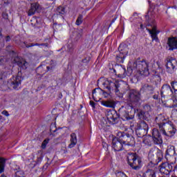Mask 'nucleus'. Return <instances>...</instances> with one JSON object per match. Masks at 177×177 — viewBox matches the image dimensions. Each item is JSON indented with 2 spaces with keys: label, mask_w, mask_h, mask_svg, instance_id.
Masks as SVG:
<instances>
[{
  "label": "nucleus",
  "mask_w": 177,
  "mask_h": 177,
  "mask_svg": "<svg viewBox=\"0 0 177 177\" xmlns=\"http://www.w3.org/2000/svg\"><path fill=\"white\" fill-rule=\"evenodd\" d=\"M15 177H26L24 176V171L19 170L15 172Z\"/></svg>",
  "instance_id": "35"
},
{
  "label": "nucleus",
  "mask_w": 177,
  "mask_h": 177,
  "mask_svg": "<svg viewBox=\"0 0 177 177\" xmlns=\"http://www.w3.org/2000/svg\"><path fill=\"white\" fill-rule=\"evenodd\" d=\"M106 122L111 124L112 125L115 124V120H117V113L115 111L109 110L106 113Z\"/></svg>",
  "instance_id": "17"
},
{
  "label": "nucleus",
  "mask_w": 177,
  "mask_h": 177,
  "mask_svg": "<svg viewBox=\"0 0 177 177\" xmlns=\"http://www.w3.org/2000/svg\"><path fill=\"white\" fill-rule=\"evenodd\" d=\"M177 70V60L174 57H170L167 59V62L166 64V71L169 74H174L175 71Z\"/></svg>",
  "instance_id": "12"
},
{
  "label": "nucleus",
  "mask_w": 177,
  "mask_h": 177,
  "mask_svg": "<svg viewBox=\"0 0 177 177\" xmlns=\"http://www.w3.org/2000/svg\"><path fill=\"white\" fill-rule=\"evenodd\" d=\"M1 8H2V6H0V9H1Z\"/></svg>",
  "instance_id": "54"
},
{
  "label": "nucleus",
  "mask_w": 177,
  "mask_h": 177,
  "mask_svg": "<svg viewBox=\"0 0 177 177\" xmlns=\"http://www.w3.org/2000/svg\"><path fill=\"white\" fill-rule=\"evenodd\" d=\"M77 145V134L73 133L71 135V144L68 145L69 149H73Z\"/></svg>",
  "instance_id": "26"
},
{
  "label": "nucleus",
  "mask_w": 177,
  "mask_h": 177,
  "mask_svg": "<svg viewBox=\"0 0 177 177\" xmlns=\"http://www.w3.org/2000/svg\"><path fill=\"white\" fill-rule=\"evenodd\" d=\"M174 95V90L171 88V86L168 84H164L162 86L160 91V97L161 99H165V97H169Z\"/></svg>",
  "instance_id": "14"
},
{
  "label": "nucleus",
  "mask_w": 177,
  "mask_h": 177,
  "mask_svg": "<svg viewBox=\"0 0 177 177\" xmlns=\"http://www.w3.org/2000/svg\"><path fill=\"white\" fill-rule=\"evenodd\" d=\"M32 46H39V48H41V46H48V44H31L30 45H27L26 48H31Z\"/></svg>",
  "instance_id": "31"
},
{
  "label": "nucleus",
  "mask_w": 177,
  "mask_h": 177,
  "mask_svg": "<svg viewBox=\"0 0 177 177\" xmlns=\"http://www.w3.org/2000/svg\"><path fill=\"white\" fill-rule=\"evenodd\" d=\"M114 21H115V20H113V23H114Z\"/></svg>",
  "instance_id": "53"
},
{
  "label": "nucleus",
  "mask_w": 177,
  "mask_h": 177,
  "mask_svg": "<svg viewBox=\"0 0 177 177\" xmlns=\"http://www.w3.org/2000/svg\"><path fill=\"white\" fill-rule=\"evenodd\" d=\"M155 121L156 124L159 127V129L162 135H167V131H165V127H167V124L165 122V118L163 115L160 114L156 118Z\"/></svg>",
  "instance_id": "11"
},
{
  "label": "nucleus",
  "mask_w": 177,
  "mask_h": 177,
  "mask_svg": "<svg viewBox=\"0 0 177 177\" xmlns=\"http://www.w3.org/2000/svg\"><path fill=\"white\" fill-rule=\"evenodd\" d=\"M127 162L129 165L136 171H138V169H140V168H142V166L143 165L142 158L138 156L136 153H129L127 156Z\"/></svg>",
  "instance_id": "7"
},
{
  "label": "nucleus",
  "mask_w": 177,
  "mask_h": 177,
  "mask_svg": "<svg viewBox=\"0 0 177 177\" xmlns=\"http://www.w3.org/2000/svg\"><path fill=\"white\" fill-rule=\"evenodd\" d=\"M165 128H168L167 133L166 132L167 135H165V136H173V135H175V133H176V129L174 127L173 125H171L169 123L166 124V127Z\"/></svg>",
  "instance_id": "24"
},
{
  "label": "nucleus",
  "mask_w": 177,
  "mask_h": 177,
  "mask_svg": "<svg viewBox=\"0 0 177 177\" xmlns=\"http://www.w3.org/2000/svg\"><path fill=\"white\" fill-rule=\"evenodd\" d=\"M124 84L122 80H115L114 79H107L102 83V85L108 91H115V93H118L120 91V86Z\"/></svg>",
  "instance_id": "8"
},
{
  "label": "nucleus",
  "mask_w": 177,
  "mask_h": 177,
  "mask_svg": "<svg viewBox=\"0 0 177 177\" xmlns=\"http://www.w3.org/2000/svg\"><path fill=\"white\" fill-rule=\"evenodd\" d=\"M82 62H83V63H86L85 59H83V61H82Z\"/></svg>",
  "instance_id": "51"
},
{
  "label": "nucleus",
  "mask_w": 177,
  "mask_h": 177,
  "mask_svg": "<svg viewBox=\"0 0 177 177\" xmlns=\"http://www.w3.org/2000/svg\"><path fill=\"white\" fill-rule=\"evenodd\" d=\"M153 99H154L155 100H158V99H161V94L160 95H154L153 96Z\"/></svg>",
  "instance_id": "41"
},
{
  "label": "nucleus",
  "mask_w": 177,
  "mask_h": 177,
  "mask_svg": "<svg viewBox=\"0 0 177 177\" xmlns=\"http://www.w3.org/2000/svg\"><path fill=\"white\" fill-rule=\"evenodd\" d=\"M171 85L174 95H177V82H172Z\"/></svg>",
  "instance_id": "30"
},
{
  "label": "nucleus",
  "mask_w": 177,
  "mask_h": 177,
  "mask_svg": "<svg viewBox=\"0 0 177 177\" xmlns=\"http://www.w3.org/2000/svg\"><path fill=\"white\" fill-rule=\"evenodd\" d=\"M106 95L107 93L104 92V91L102 90L100 88H95L93 91V99L95 102H100L102 95H104L106 97Z\"/></svg>",
  "instance_id": "16"
},
{
  "label": "nucleus",
  "mask_w": 177,
  "mask_h": 177,
  "mask_svg": "<svg viewBox=\"0 0 177 177\" xmlns=\"http://www.w3.org/2000/svg\"><path fill=\"white\" fill-rule=\"evenodd\" d=\"M48 143H49V138H46V140H44L43 141V142L41 144V149H46Z\"/></svg>",
  "instance_id": "37"
},
{
  "label": "nucleus",
  "mask_w": 177,
  "mask_h": 177,
  "mask_svg": "<svg viewBox=\"0 0 177 177\" xmlns=\"http://www.w3.org/2000/svg\"><path fill=\"white\" fill-rule=\"evenodd\" d=\"M6 160L3 158H0V174L5 171V164Z\"/></svg>",
  "instance_id": "28"
},
{
  "label": "nucleus",
  "mask_w": 177,
  "mask_h": 177,
  "mask_svg": "<svg viewBox=\"0 0 177 177\" xmlns=\"http://www.w3.org/2000/svg\"><path fill=\"white\" fill-rule=\"evenodd\" d=\"M67 52H73L74 50V44L73 43H70L66 46Z\"/></svg>",
  "instance_id": "34"
},
{
  "label": "nucleus",
  "mask_w": 177,
  "mask_h": 177,
  "mask_svg": "<svg viewBox=\"0 0 177 177\" xmlns=\"http://www.w3.org/2000/svg\"><path fill=\"white\" fill-rule=\"evenodd\" d=\"M173 113H177V110L176 109L173 110Z\"/></svg>",
  "instance_id": "48"
},
{
  "label": "nucleus",
  "mask_w": 177,
  "mask_h": 177,
  "mask_svg": "<svg viewBox=\"0 0 177 177\" xmlns=\"http://www.w3.org/2000/svg\"><path fill=\"white\" fill-rule=\"evenodd\" d=\"M167 109H176L177 107V100L176 98H173L171 100V104L167 106Z\"/></svg>",
  "instance_id": "29"
},
{
  "label": "nucleus",
  "mask_w": 177,
  "mask_h": 177,
  "mask_svg": "<svg viewBox=\"0 0 177 177\" xmlns=\"http://www.w3.org/2000/svg\"><path fill=\"white\" fill-rule=\"evenodd\" d=\"M130 127L131 128L135 127L133 129L136 131V133L138 138H143L147 135V132L149 131V125H147V124L144 121L141 122L140 124H131Z\"/></svg>",
  "instance_id": "9"
},
{
  "label": "nucleus",
  "mask_w": 177,
  "mask_h": 177,
  "mask_svg": "<svg viewBox=\"0 0 177 177\" xmlns=\"http://www.w3.org/2000/svg\"><path fill=\"white\" fill-rule=\"evenodd\" d=\"M50 132H56V131H57V129L56 128V124H52L50 127Z\"/></svg>",
  "instance_id": "38"
},
{
  "label": "nucleus",
  "mask_w": 177,
  "mask_h": 177,
  "mask_svg": "<svg viewBox=\"0 0 177 177\" xmlns=\"http://www.w3.org/2000/svg\"><path fill=\"white\" fill-rule=\"evenodd\" d=\"M143 177H156V171L153 169H147L143 174Z\"/></svg>",
  "instance_id": "27"
},
{
  "label": "nucleus",
  "mask_w": 177,
  "mask_h": 177,
  "mask_svg": "<svg viewBox=\"0 0 177 177\" xmlns=\"http://www.w3.org/2000/svg\"><path fill=\"white\" fill-rule=\"evenodd\" d=\"M167 49L168 50H176L177 49V38L169 37L167 43Z\"/></svg>",
  "instance_id": "18"
},
{
  "label": "nucleus",
  "mask_w": 177,
  "mask_h": 177,
  "mask_svg": "<svg viewBox=\"0 0 177 177\" xmlns=\"http://www.w3.org/2000/svg\"><path fill=\"white\" fill-rule=\"evenodd\" d=\"M175 162V161H174ZM174 162H164L159 167V172L162 174V175H169L171 171L173 169L172 165H174Z\"/></svg>",
  "instance_id": "13"
},
{
  "label": "nucleus",
  "mask_w": 177,
  "mask_h": 177,
  "mask_svg": "<svg viewBox=\"0 0 177 177\" xmlns=\"http://www.w3.org/2000/svg\"><path fill=\"white\" fill-rule=\"evenodd\" d=\"M148 157L152 164H158V162H161L162 158H164L162 151L160 149L156 150L154 149L149 151Z\"/></svg>",
  "instance_id": "10"
},
{
  "label": "nucleus",
  "mask_w": 177,
  "mask_h": 177,
  "mask_svg": "<svg viewBox=\"0 0 177 177\" xmlns=\"http://www.w3.org/2000/svg\"><path fill=\"white\" fill-rule=\"evenodd\" d=\"M119 53L116 56V60L118 63H124L125 60V57H127V55H128L127 51H124L121 49V47L119 48Z\"/></svg>",
  "instance_id": "22"
},
{
  "label": "nucleus",
  "mask_w": 177,
  "mask_h": 177,
  "mask_svg": "<svg viewBox=\"0 0 177 177\" xmlns=\"http://www.w3.org/2000/svg\"><path fill=\"white\" fill-rule=\"evenodd\" d=\"M2 17H3V19H5L6 20L8 19V13H6V12H3V14H2Z\"/></svg>",
  "instance_id": "42"
},
{
  "label": "nucleus",
  "mask_w": 177,
  "mask_h": 177,
  "mask_svg": "<svg viewBox=\"0 0 177 177\" xmlns=\"http://www.w3.org/2000/svg\"><path fill=\"white\" fill-rule=\"evenodd\" d=\"M49 68H50L49 66H47V70H48V71H49Z\"/></svg>",
  "instance_id": "50"
},
{
  "label": "nucleus",
  "mask_w": 177,
  "mask_h": 177,
  "mask_svg": "<svg viewBox=\"0 0 177 177\" xmlns=\"http://www.w3.org/2000/svg\"><path fill=\"white\" fill-rule=\"evenodd\" d=\"M151 138V137L145 138L143 140V143L147 146H151V140H150Z\"/></svg>",
  "instance_id": "33"
},
{
  "label": "nucleus",
  "mask_w": 177,
  "mask_h": 177,
  "mask_svg": "<svg viewBox=\"0 0 177 177\" xmlns=\"http://www.w3.org/2000/svg\"><path fill=\"white\" fill-rule=\"evenodd\" d=\"M175 154H176V153L175 152V147L171 145L168 146L166 151V160H167V161H171V158H174V160H176Z\"/></svg>",
  "instance_id": "19"
},
{
  "label": "nucleus",
  "mask_w": 177,
  "mask_h": 177,
  "mask_svg": "<svg viewBox=\"0 0 177 177\" xmlns=\"http://www.w3.org/2000/svg\"><path fill=\"white\" fill-rule=\"evenodd\" d=\"M41 9L42 8L39 4L35 3H32L30 6V9L28 11V16H33V15H35V13L41 12Z\"/></svg>",
  "instance_id": "21"
},
{
  "label": "nucleus",
  "mask_w": 177,
  "mask_h": 177,
  "mask_svg": "<svg viewBox=\"0 0 177 177\" xmlns=\"http://www.w3.org/2000/svg\"><path fill=\"white\" fill-rule=\"evenodd\" d=\"M127 100L129 104H125L119 109L120 115L123 121L133 120L136 112L133 105L139 106L140 94L135 90H131L129 93Z\"/></svg>",
  "instance_id": "3"
},
{
  "label": "nucleus",
  "mask_w": 177,
  "mask_h": 177,
  "mask_svg": "<svg viewBox=\"0 0 177 177\" xmlns=\"http://www.w3.org/2000/svg\"><path fill=\"white\" fill-rule=\"evenodd\" d=\"M152 140L154 145H158L160 146L162 145V138L161 137V135L160 134V131H158V129H153L152 130Z\"/></svg>",
  "instance_id": "15"
},
{
  "label": "nucleus",
  "mask_w": 177,
  "mask_h": 177,
  "mask_svg": "<svg viewBox=\"0 0 177 177\" xmlns=\"http://www.w3.org/2000/svg\"><path fill=\"white\" fill-rule=\"evenodd\" d=\"M8 74H10V70H8L3 66H0V80H5Z\"/></svg>",
  "instance_id": "23"
},
{
  "label": "nucleus",
  "mask_w": 177,
  "mask_h": 177,
  "mask_svg": "<svg viewBox=\"0 0 177 177\" xmlns=\"http://www.w3.org/2000/svg\"><path fill=\"white\" fill-rule=\"evenodd\" d=\"M28 1H30V2H31V1H34V0H28Z\"/></svg>",
  "instance_id": "52"
},
{
  "label": "nucleus",
  "mask_w": 177,
  "mask_h": 177,
  "mask_svg": "<svg viewBox=\"0 0 177 177\" xmlns=\"http://www.w3.org/2000/svg\"><path fill=\"white\" fill-rule=\"evenodd\" d=\"M156 17V12L153 9H149L147 15H145L146 22L142 20V18L138 16V14H134L129 19V21L133 23V26H136L140 27L141 30L146 28V27H151V28H147V30L151 35L152 41L155 42H159L158 34H160V30H157V26H156V21L154 19Z\"/></svg>",
  "instance_id": "2"
},
{
  "label": "nucleus",
  "mask_w": 177,
  "mask_h": 177,
  "mask_svg": "<svg viewBox=\"0 0 177 177\" xmlns=\"http://www.w3.org/2000/svg\"><path fill=\"white\" fill-rule=\"evenodd\" d=\"M172 177H176V176H172Z\"/></svg>",
  "instance_id": "55"
},
{
  "label": "nucleus",
  "mask_w": 177,
  "mask_h": 177,
  "mask_svg": "<svg viewBox=\"0 0 177 177\" xmlns=\"http://www.w3.org/2000/svg\"><path fill=\"white\" fill-rule=\"evenodd\" d=\"M90 105L93 107L95 108V102L90 101Z\"/></svg>",
  "instance_id": "46"
},
{
  "label": "nucleus",
  "mask_w": 177,
  "mask_h": 177,
  "mask_svg": "<svg viewBox=\"0 0 177 177\" xmlns=\"http://www.w3.org/2000/svg\"><path fill=\"white\" fill-rule=\"evenodd\" d=\"M171 8H172V9H177L176 6H173V7H171Z\"/></svg>",
  "instance_id": "47"
},
{
  "label": "nucleus",
  "mask_w": 177,
  "mask_h": 177,
  "mask_svg": "<svg viewBox=\"0 0 177 177\" xmlns=\"http://www.w3.org/2000/svg\"><path fill=\"white\" fill-rule=\"evenodd\" d=\"M9 41H10V37L7 36V37H6V42H9Z\"/></svg>",
  "instance_id": "45"
},
{
  "label": "nucleus",
  "mask_w": 177,
  "mask_h": 177,
  "mask_svg": "<svg viewBox=\"0 0 177 177\" xmlns=\"http://www.w3.org/2000/svg\"><path fill=\"white\" fill-rule=\"evenodd\" d=\"M119 2H120V1H121V0H118ZM125 1H127V0H123V2H125Z\"/></svg>",
  "instance_id": "49"
},
{
  "label": "nucleus",
  "mask_w": 177,
  "mask_h": 177,
  "mask_svg": "<svg viewBox=\"0 0 177 177\" xmlns=\"http://www.w3.org/2000/svg\"><path fill=\"white\" fill-rule=\"evenodd\" d=\"M9 48H10V46L7 47V57L11 58H1L0 59V66L1 64H3V63H12L13 64H17L20 68H22V70H26L27 67H28V63L26 62V60L23 59V58H20L18 56H16V53H15L13 50H8Z\"/></svg>",
  "instance_id": "5"
},
{
  "label": "nucleus",
  "mask_w": 177,
  "mask_h": 177,
  "mask_svg": "<svg viewBox=\"0 0 177 177\" xmlns=\"http://www.w3.org/2000/svg\"><path fill=\"white\" fill-rule=\"evenodd\" d=\"M125 146H133V138L124 131H119L117 138L112 140V147L115 151H121Z\"/></svg>",
  "instance_id": "4"
},
{
  "label": "nucleus",
  "mask_w": 177,
  "mask_h": 177,
  "mask_svg": "<svg viewBox=\"0 0 177 177\" xmlns=\"http://www.w3.org/2000/svg\"><path fill=\"white\" fill-rule=\"evenodd\" d=\"M82 24V15H79L77 19L76 20V25L81 26Z\"/></svg>",
  "instance_id": "36"
},
{
  "label": "nucleus",
  "mask_w": 177,
  "mask_h": 177,
  "mask_svg": "<svg viewBox=\"0 0 177 177\" xmlns=\"http://www.w3.org/2000/svg\"><path fill=\"white\" fill-rule=\"evenodd\" d=\"M63 15H66V9L60 6L55 10V13H53L51 17L53 20H55V19H57V17H63Z\"/></svg>",
  "instance_id": "20"
},
{
  "label": "nucleus",
  "mask_w": 177,
  "mask_h": 177,
  "mask_svg": "<svg viewBox=\"0 0 177 177\" xmlns=\"http://www.w3.org/2000/svg\"><path fill=\"white\" fill-rule=\"evenodd\" d=\"M149 68H151L152 70L153 82H157V84L161 82L160 74L162 73V64L158 61L153 62V64H147L145 61H140L139 59L133 62H129L127 67V73L125 68H122V73H123V74H119L118 77L125 78L127 75L128 77L133 75L134 78H136L137 81H139V77L140 75L147 77V75L150 74Z\"/></svg>",
  "instance_id": "1"
},
{
  "label": "nucleus",
  "mask_w": 177,
  "mask_h": 177,
  "mask_svg": "<svg viewBox=\"0 0 177 177\" xmlns=\"http://www.w3.org/2000/svg\"><path fill=\"white\" fill-rule=\"evenodd\" d=\"M1 31L2 30L0 28V48H3V46H5V39H3V37L1 35Z\"/></svg>",
  "instance_id": "32"
},
{
  "label": "nucleus",
  "mask_w": 177,
  "mask_h": 177,
  "mask_svg": "<svg viewBox=\"0 0 177 177\" xmlns=\"http://www.w3.org/2000/svg\"><path fill=\"white\" fill-rule=\"evenodd\" d=\"M9 1L10 0H2L1 1H0V5H2V3H3V6H6V5L9 3Z\"/></svg>",
  "instance_id": "40"
},
{
  "label": "nucleus",
  "mask_w": 177,
  "mask_h": 177,
  "mask_svg": "<svg viewBox=\"0 0 177 177\" xmlns=\"http://www.w3.org/2000/svg\"><path fill=\"white\" fill-rule=\"evenodd\" d=\"M2 114H3V115H6V117H9V113H8V111H2Z\"/></svg>",
  "instance_id": "43"
},
{
  "label": "nucleus",
  "mask_w": 177,
  "mask_h": 177,
  "mask_svg": "<svg viewBox=\"0 0 177 177\" xmlns=\"http://www.w3.org/2000/svg\"><path fill=\"white\" fill-rule=\"evenodd\" d=\"M81 38V33L77 34V37H75L76 41H78Z\"/></svg>",
  "instance_id": "44"
},
{
  "label": "nucleus",
  "mask_w": 177,
  "mask_h": 177,
  "mask_svg": "<svg viewBox=\"0 0 177 177\" xmlns=\"http://www.w3.org/2000/svg\"><path fill=\"white\" fill-rule=\"evenodd\" d=\"M21 81H23V77H21V71H18V75L10 79L7 82L3 83V88L4 91L8 89H15L19 91L20 86L21 85Z\"/></svg>",
  "instance_id": "6"
},
{
  "label": "nucleus",
  "mask_w": 177,
  "mask_h": 177,
  "mask_svg": "<svg viewBox=\"0 0 177 177\" xmlns=\"http://www.w3.org/2000/svg\"><path fill=\"white\" fill-rule=\"evenodd\" d=\"M154 91V87L153 86L145 84L140 88V92L143 93L144 92H149V93H153Z\"/></svg>",
  "instance_id": "25"
},
{
  "label": "nucleus",
  "mask_w": 177,
  "mask_h": 177,
  "mask_svg": "<svg viewBox=\"0 0 177 177\" xmlns=\"http://www.w3.org/2000/svg\"><path fill=\"white\" fill-rule=\"evenodd\" d=\"M103 106H104L105 107H110V108L114 107V105L110 102H104L103 104Z\"/></svg>",
  "instance_id": "39"
}]
</instances>
